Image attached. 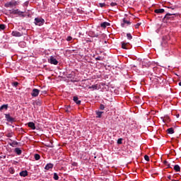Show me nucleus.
<instances>
[{
    "mask_svg": "<svg viewBox=\"0 0 181 181\" xmlns=\"http://www.w3.org/2000/svg\"><path fill=\"white\" fill-rule=\"evenodd\" d=\"M175 16V13H167V14L165 15V18H166L167 19H170V18H172V17H170V16Z\"/></svg>",
    "mask_w": 181,
    "mask_h": 181,
    "instance_id": "17",
    "label": "nucleus"
},
{
    "mask_svg": "<svg viewBox=\"0 0 181 181\" xmlns=\"http://www.w3.org/2000/svg\"><path fill=\"white\" fill-rule=\"evenodd\" d=\"M99 6H100V8H104V6H105V4H104V3H100V4H99Z\"/></svg>",
    "mask_w": 181,
    "mask_h": 181,
    "instance_id": "26",
    "label": "nucleus"
},
{
    "mask_svg": "<svg viewBox=\"0 0 181 181\" xmlns=\"http://www.w3.org/2000/svg\"><path fill=\"white\" fill-rule=\"evenodd\" d=\"M49 63H50L51 64H54L55 66H57V64H59V62L57 61V59H56L54 58V57L51 56L50 59H48Z\"/></svg>",
    "mask_w": 181,
    "mask_h": 181,
    "instance_id": "4",
    "label": "nucleus"
},
{
    "mask_svg": "<svg viewBox=\"0 0 181 181\" xmlns=\"http://www.w3.org/2000/svg\"><path fill=\"white\" fill-rule=\"evenodd\" d=\"M174 170H175V172H180V166H179V165H175L174 166Z\"/></svg>",
    "mask_w": 181,
    "mask_h": 181,
    "instance_id": "16",
    "label": "nucleus"
},
{
    "mask_svg": "<svg viewBox=\"0 0 181 181\" xmlns=\"http://www.w3.org/2000/svg\"><path fill=\"white\" fill-rule=\"evenodd\" d=\"M178 86H181V82H179Z\"/></svg>",
    "mask_w": 181,
    "mask_h": 181,
    "instance_id": "37",
    "label": "nucleus"
},
{
    "mask_svg": "<svg viewBox=\"0 0 181 181\" xmlns=\"http://www.w3.org/2000/svg\"><path fill=\"white\" fill-rule=\"evenodd\" d=\"M103 112H96V115H97L96 117L97 118H101V115H103Z\"/></svg>",
    "mask_w": 181,
    "mask_h": 181,
    "instance_id": "21",
    "label": "nucleus"
},
{
    "mask_svg": "<svg viewBox=\"0 0 181 181\" xmlns=\"http://www.w3.org/2000/svg\"><path fill=\"white\" fill-rule=\"evenodd\" d=\"M20 176H22L23 177H26V176H28V170H23L21 172Z\"/></svg>",
    "mask_w": 181,
    "mask_h": 181,
    "instance_id": "10",
    "label": "nucleus"
},
{
    "mask_svg": "<svg viewBox=\"0 0 181 181\" xmlns=\"http://www.w3.org/2000/svg\"><path fill=\"white\" fill-rule=\"evenodd\" d=\"M89 89L98 90V85H93L88 87Z\"/></svg>",
    "mask_w": 181,
    "mask_h": 181,
    "instance_id": "15",
    "label": "nucleus"
},
{
    "mask_svg": "<svg viewBox=\"0 0 181 181\" xmlns=\"http://www.w3.org/2000/svg\"><path fill=\"white\" fill-rule=\"evenodd\" d=\"M127 37L129 40H131L132 39V35H131V33H127Z\"/></svg>",
    "mask_w": 181,
    "mask_h": 181,
    "instance_id": "23",
    "label": "nucleus"
},
{
    "mask_svg": "<svg viewBox=\"0 0 181 181\" xmlns=\"http://www.w3.org/2000/svg\"><path fill=\"white\" fill-rule=\"evenodd\" d=\"M163 12H165V9L163 8H159V9L155 10L156 13H163Z\"/></svg>",
    "mask_w": 181,
    "mask_h": 181,
    "instance_id": "14",
    "label": "nucleus"
},
{
    "mask_svg": "<svg viewBox=\"0 0 181 181\" xmlns=\"http://www.w3.org/2000/svg\"><path fill=\"white\" fill-rule=\"evenodd\" d=\"M124 23H127V25H129V21H127V20H123Z\"/></svg>",
    "mask_w": 181,
    "mask_h": 181,
    "instance_id": "33",
    "label": "nucleus"
},
{
    "mask_svg": "<svg viewBox=\"0 0 181 181\" xmlns=\"http://www.w3.org/2000/svg\"><path fill=\"white\" fill-rule=\"evenodd\" d=\"M73 40V37H71L70 36L67 37V38H66L67 42H71V40Z\"/></svg>",
    "mask_w": 181,
    "mask_h": 181,
    "instance_id": "28",
    "label": "nucleus"
},
{
    "mask_svg": "<svg viewBox=\"0 0 181 181\" xmlns=\"http://www.w3.org/2000/svg\"><path fill=\"white\" fill-rule=\"evenodd\" d=\"M40 92V90H39L38 89L34 88L33 90V92L31 93V95L33 97H37L39 95Z\"/></svg>",
    "mask_w": 181,
    "mask_h": 181,
    "instance_id": "6",
    "label": "nucleus"
},
{
    "mask_svg": "<svg viewBox=\"0 0 181 181\" xmlns=\"http://www.w3.org/2000/svg\"><path fill=\"white\" fill-rule=\"evenodd\" d=\"M11 35L12 36H15L16 37H21V36H23V33H19L18 31H13Z\"/></svg>",
    "mask_w": 181,
    "mask_h": 181,
    "instance_id": "5",
    "label": "nucleus"
},
{
    "mask_svg": "<svg viewBox=\"0 0 181 181\" xmlns=\"http://www.w3.org/2000/svg\"><path fill=\"white\" fill-rule=\"evenodd\" d=\"M105 107H104V105H100V110H104Z\"/></svg>",
    "mask_w": 181,
    "mask_h": 181,
    "instance_id": "36",
    "label": "nucleus"
},
{
    "mask_svg": "<svg viewBox=\"0 0 181 181\" xmlns=\"http://www.w3.org/2000/svg\"><path fill=\"white\" fill-rule=\"evenodd\" d=\"M168 179H170V176H168Z\"/></svg>",
    "mask_w": 181,
    "mask_h": 181,
    "instance_id": "39",
    "label": "nucleus"
},
{
    "mask_svg": "<svg viewBox=\"0 0 181 181\" xmlns=\"http://www.w3.org/2000/svg\"><path fill=\"white\" fill-rule=\"evenodd\" d=\"M164 165H166L168 168H170V165L166 160L164 161Z\"/></svg>",
    "mask_w": 181,
    "mask_h": 181,
    "instance_id": "29",
    "label": "nucleus"
},
{
    "mask_svg": "<svg viewBox=\"0 0 181 181\" xmlns=\"http://www.w3.org/2000/svg\"><path fill=\"white\" fill-rule=\"evenodd\" d=\"M10 13L13 15H18V16H22L23 15V11H19V9H13L10 11Z\"/></svg>",
    "mask_w": 181,
    "mask_h": 181,
    "instance_id": "3",
    "label": "nucleus"
},
{
    "mask_svg": "<svg viewBox=\"0 0 181 181\" xmlns=\"http://www.w3.org/2000/svg\"><path fill=\"white\" fill-rule=\"evenodd\" d=\"M19 84V83H18V82H13V83H12V86H13V87H18V85Z\"/></svg>",
    "mask_w": 181,
    "mask_h": 181,
    "instance_id": "25",
    "label": "nucleus"
},
{
    "mask_svg": "<svg viewBox=\"0 0 181 181\" xmlns=\"http://www.w3.org/2000/svg\"><path fill=\"white\" fill-rule=\"evenodd\" d=\"M127 45H128V43L122 42V48L125 49L126 50H128V48L127 47Z\"/></svg>",
    "mask_w": 181,
    "mask_h": 181,
    "instance_id": "19",
    "label": "nucleus"
},
{
    "mask_svg": "<svg viewBox=\"0 0 181 181\" xmlns=\"http://www.w3.org/2000/svg\"><path fill=\"white\" fill-rule=\"evenodd\" d=\"M6 118L7 121H8V122H13V121H15V119L13 117H11V115H6Z\"/></svg>",
    "mask_w": 181,
    "mask_h": 181,
    "instance_id": "7",
    "label": "nucleus"
},
{
    "mask_svg": "<svg viewBox=\"0 0 181 181\" xmlns=\"http://www.w3.org/2000/svg\"><path fill=\"white\" fill-rule=\"evenodd\" d=\"M29 128H31V129H36V127L35 126V123L33 122H29L28 123Z\"/></svg>",
    "mask_w": 181,
    "mask_h": 181,
    "instance_id": "12",
    "label": "nucleus"
},
{
    "mask_svg": "<svg viewBox=\"0 0 181 181\" xmlns=\"http://www.w3.org/2000/svg\"><path fill=\"white\" fill-rule=\"evenodd\" d=\"M35 160H39V159H40V155L35 154Z\"/></svg>",
    "mask_w": 181,
    "mask_h": 181,
    "instance_id": "24",
    "label": "nucleus"
},
{
    "mask_svg": "<svg viewBox=\"0 0 181 181\" xmlns=\"http://www.w3.org/2000/svg\"><path fill=\"white\" fill-rule=\"evenodd\" d=\"M117 144H122V139H119L117 140Z\"/></svg>",
    "mask_w": 181,
    "mask_h": 181,
    "instance_id": "32",
    "label": "nucleus"
},
{
    "mask_svg": "<svg viewBox=\"0 0 181 181\" xmlns=\"http://www.w3.org/2000/svg\"><path fill=\"white\" fill-rule=\"evenodd\" d=\"M144 159H145V160H146L147 162H149V156H144Z\"/></svg>",
    "mask_w": 181,
    "mask_h": 181,
    "instance_id": "30",
    "label": "nucleus"
},
{
    "mask_svg": "<svg viewBox=\"0 0 181 181\" xmlns=\"http://www.w3.org/2000/svg\"><path fill=\"white\" fill-rule=\"evenodd\" d=\"M21 4L19 0H11V1H8L4 4L5 8H13V6H16Z\"/></svg>",
    "mask_w": 181,
    "mask_h": 181,
    "instance_id": "1",
    "label": "nucleus"
},
{
    "mask_svg": "<svg viewBox=\"0 0 181 181\" xmlns=\"http://www.w3.org/2000/svg\"><path fill=\"white\" fill-rule=\"evenodd\" d=\"M14 152H16V153H17V155L22 154V150H21V148H16L14 150Z\"/></svg>",
    "mask_w": 181,
    "mask_h": 181,
    "instance_id": "13",
    "label": "nucleus"
},
{
    "mask_svg": "<svg viewBox=\"0 0 181 181\" xmlns=\"http://www.w3.org/2000/svg\"><path fill=\"white\" fill-rule=\"evenodd\" d=\"M2 110H8V105H3L0 107V110L2 111Z\"/></svg>",
    "mask_w": 181,
    "mask_h": 181,
    "instance_id": "18",
    "label": "nucleus"
},
{
    "mask_svg": "<svg viewBox=\"0 0 181 181\" xmlns=\"http://www.w3.org/2000/svg\"><path fill=\"white\" fill-rule=\"evenodd\" d=\"M139 26H141V23H137L136 25H135V28L136 29H138V28H139Z\"/></svg>",
    "mask_w": 181,
    "mask_h": 181,
    "instance_id": "34",
    "label": "nucleus"
},
{
    "mask_svg": "<svg viewBox=\"0 0 181 181\" xmlns=\"http://www.w3.org/2000/svg\"><path fill=\"white\" fill-rule=\"evenodd\" d=\"M168 134H174L175 133V131L173 130V128H169V129H168Z\"/></svg>",
    "mask_w": 181,
    "mask_h": 181,
    "instance_id": "20",
    "label": "nucleus"
},
{
    "mask_svg": "<svg viewBox=\"0 0 181 181\" xmlns=\"http://www.w3.org/2000/svg\"><path fill=\"white\" fill-rule=\"evenodd\" d=\"M54 180H59V175L56 173H54Z\"/></svg>",
    "mask_w": 181,
    "mask_h": 181,
    "instance_id": "22",
    "label": "nucleus"
},
{
    "mask_svg": "<svg viewBox=\"0 0 181 181\" xmlns=\"http://www.w3.org/2000/svg\"><path fill=\"white\" fill-rule=\"evenodd\" d=\"M0 29H1V30H4L5 29V25L4 24L0 25Z\"/></svg>",
    "mask_w": 181,
    "mask_h": 181,
    "instance_id": "27",
    "label": "nucleus"
},
{
    "mask_svg": "<svg viewBox=\"0 0 181 181\" xmlns=\"http://www.w3.org/2000/svg\"><path fill=\"white\" fill-rule=\"evenodd\" d=\"M45 23V20L41 18H35V24L37 26H42Z\"/></svg>",
    "mask_w": 181,
    "mask_h": 181,
    "instance_id": "2",
    "label": "nucleus"
},
{
    "mask_svg": "<svg viewBox=\"0 0 181 181\" xmlns=\"http://www.w3.org/2000/svg\"><path fill=\"white\" fill-rule=\"evenodd\" d=\"M110 6H117V3H115V2H112V3L110 4Z\"/></svg>",
    "mask_w": 181,
    "mask_h": 181,
    "instance_id": "31",
    "label": "nucleus"
},
{
    "mask_svg": "<svg viewBox=\"0 0 181 181\" xmlns=\"http://www.w3.org/2000/svg\"><path fill=\"white\" fill-rule=\"evenodd\" d=\"M45 170H49V169H53V164L48 163L45 167Z\"/></svg>",
    "mask_w": 181,
    "mask_h": 181,
    "instance_id": "8",
    "label": "nucleus"
},
{
    "mask_svg": "<svg viewBox=\"0 0 181 181\" xmlns=\"http://www.w3.org/2000/svg\"><path fill=\"white\" fill-rule=\"evenodd\" d=\"M122 26L124 28V23H123V24H122Z\"/></svg>",
    "mask_w": 181,
    "mask_h": 181,
    "instance_id": "38",
    "label": "nucleus"
},
{
    "mask_svg": "<svg viewBox=\"0 0 181 181\" xmlns=\"http://www.w3.org/2000/svg\"><path fill=\"white\" fill-rule=\"evenodd\" d=\"M96 60H103V58L101 57H98L95 58Z\"/></svg>",
    "mask_w": 181,
    "mask_h": 181,
    "instance_id": "35",
    "label": "nucleus"
},
{
    "mask_svg": "<svg viewBox=\"0 0 181 181\" xmlns=\"http://www.w3.org/2000/svg\"><path fill=\"white\" fill-rule=\"evenodd\" d=\"M100 26H101V28H103L104 29H105V28H106L107 26H110V23H108V22L102 23L100 24Z\"/></svg>",
    "mask_w": 181,
    "mask_h": 181,
    "instance_id": "11",
    "label": "nucleus"
},
{
    "mask_svg": "<svg viewBox=\"0 0 181 181\" xmlns=\"http://www.w3.org/2000/svg\"><path fill=\"white\" fill-rule=\"evenodd\" d=\"M74 101L78 105H80L81 104V101L78 100V98L77 96L74 97Z\"/></svg>",
    "mask_w": 181,
    "mask_h": 181,
    "instance_id": "9",
    "label": "nucleus"
}]
</instances>
